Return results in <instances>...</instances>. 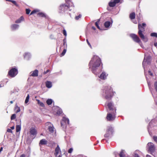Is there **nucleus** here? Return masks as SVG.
Instances as JSON below:
<instances>
[{
	"label": "nucleus",
	"instance_id": "1",
	"mask_svg": "<svg viewBox=\"0 0 157 157\" xmlns=\"http://www.w3.org/2000/svg\"><path fill=\"white\" fill-rule=\"evenodd\" d=\"M101 63L100 59L98 56H94L89 64L90 67H91L92 70L94 73L97 68L99 66Z\"/></svg>",
	"mask_w": 157,
	"mask_h": 157
},
{
	"label": "nucleus",
	"instance_id": "2",
	"mask_svg": "<svg viewBox=\"0 0 157 157\" xmlns=\"http://www.w3.org/2000/svg\"><path fill=\"white\" fill-rule=\"evenodd\" d=\"M146 26V24L145 23H143L142 25L140 24H138V34L141 39L145 42L147 41L148 39L147 37L144 36L143 33V32L144 31V27Z\"/></svg>",
	"mask_w": 157,
	"mask_h": 157
},
{
	"label": "nucleus",
	"instance_id": "3",
	"mask_svg": "<svg viewBox=\"0 0 157 157\" xmlns=\"http://www.w3.org/2000/svg\"><path fill=\"white\" fill-rule=\"evenodd\" d=\"M18 73L17 69L15 68H11L8 72V75L11 77H14Z\"/></svg>",
	"mask_w": 157,
	"mask_h": 157
},
{
	"label": "nucleus",
	"instance_id": "4",
	"mask_svg": "<svg viewBox=\"0 0 157 157\" xmlns=\"http://www.w3.org/2000/svg\"><path fill=\"white\" fill-rule=\"evenodd\" d=\"M105 94H106L105 98L106 99L110 98L112 96L113 93L112 90L111 89L110 87H109L105 90Z\"/></svg>",
	"mask_w": 157,
	"mask_h": 157
},
{
	"label": "nucleus",
	"instance_id": "5",
	"mask_svg": "<svg viewBox=\"0 0 157 157\" xmlns=\"http://www.w3.org/2000/svg\"><path fill=\"white\" fill-rule=\"evenodd\" d=\"M37 134V131L35 127L32 128L30 129V139L34 138Z\"/></svg>",
	"mask_w": 157,
	"mask_h": 157
},
{
	"label": "nucleus",
	"instance_id": "6",
	"mask_svg": "<svg viewBox=\"0 0 157 157\" xmlns=\"http://www.w3.org/2000/svg\"><path fill=\"white\" fill-rule=\"evenodd\" d=\"M45 126L48 127L49 132L51 133L54 131V127L52 124L50 122H48L45 124Z\"/></svg>",
	"mask_w": 157,
	"mask_h": 157
},
{
	"label": "nucleus",
	"instance_id": "7",
	"mask_svg": "<svg viewBox=\"0 0 157 157\" xmlns=\"http://www.w3.org/2000/svg\"><path fill=\"white\" fill-rule=\"evenodd\" d=\"M130 36L136 42L138 43H139L141 42L140 38L137 35L134 34H132L130 35Z\"/></svg>",
	"mask_w": 157,
	"mask_h": 157
},
{
	"label": "nucleus",
	"instance_id": "8",
	"mask_svg": "<svg viewBox=\"0 0 157 157\" xmlns=\"http://www.w3.org/2000/svg\"><path fill=\"white\" fill-rule=\"evenodd\" d=\"M120 1V0H111L109 3V6L111 7L114 6L117 3Z\"/></svg>",
	"mask_w": 157,
	"mask_h": 157
},
{
	"label": "nucleus",
	"instance_id": "9",
	"mask_svg": "<svg viewBox=\"0 0 157 157\" xmlns=\"http://www.w3.org/2000/svg\"><path fill=\"white\" fill-rule=\"evenodd\" d=\"M148 150L150 152L153 151L155 149V147L153 144L151 143H148L147 144Z\"/></svg>",
	"mask_w": 157,
	"mask_h": 157
},
{
	"label": "nucleus",
	"instance_id": "10",
	"mask_svg": "<svg viewBox=\"0 0 157 157\" xmlns=\"http://www.w3.org/2000/svg\"><path fill=\"white\" fill-rule=\"evenodd\" d=\"M115 118V115L114 114H112L111 113H109L108 114L106 118L107 120L111 121L113 120Z\"/></svg>",
	"mask_w": 157,
	"mask_h": 157
},
{
	"label": "nucleus",
	"instance_id": "11",
	"mask_svg": "<svg viewBox=\"0 0 157 157\" xmlns=\"http://www.w3.org/2000/svg\"><path fill=\"white\" fill-rule=\"evenodd\" d=\"M69 120L65 117H63L62 121H61V126L65 125L66 124H69Z\"/></svg>",
	"mask_w": 157,
	"mask_h": 157
},
{
	"label": "nucleus",
	"instance_id": "12",
	"mask_svg": "<svg viewBox=\"0 0 157 157\" xmlns=\"http://www.w3.org/2000/svg\"><path fill=\"white\" fill-rule=\"evenodd\" d=\"M61 153V151L60 148L59 147V146L58 145L57 146V147L55 149V151L54 155L56 157H57V156L59 154V153Z\"/></svg>",
	"mask_w": 157,
	"mask_h": 157
},
{
	"label": "nucleus",
	"instance_id": "13",
	"mask_svg": "<svg viewBox=\"0 0 157 157\" xmlns=\"http://www.w3.org/2000/svg\"><path fill=\"white\" fill-rule=\"evenodd\" d=\"M151 59V57L150 56H147V57H145L143 63V64L144 65L145 64L146 62H149L150 60Z\"/></svg>",
	"mask_w": 157,
	"mask_h": 157
},
{
	"label": "nucleus",
	"instance_id": "14",
	"mask_svg": "<svg viewBox=\"0 0 157 157\" xmlns=\"http://www.w3.org/2000/svg\"><path fill=\"white\" fill-rule=\"evenodd\" d=\"M107 76V75L105 72H102L100 75L99 78L102 79H105L106 78Z\"/></svg>",
	"mask_w": 157,
	"mask_h": 157
},
{
	"label": "nucleus",
	"instance_id": "15",
	"mask_svg": "<svg viewBox=\"0 0 157 157\" xmlns=\"http://www.w3.org/2000/svg\"><path fill=\"white\" fill-rule=\"evenodd\" d=\"M19 26V25L17 24H13L11 25V28L12 30H15L17 29L18 28Z\"/></svg>",
	"mask_w": 157,
	"mask_h": 157
},
{
	"label": "nucleus",
	"instance_id": "16",
	"mask_svg": "<svg viewBox=\"0 0 157 157\" xmlns=\"http://www.w3.org/2000/svg\"><path fill=\"white\" fill-rule=\"evenodd\" d=\"M47 141L44 139H43L40 140L39 143L40 145H45L47 144Z\"/></svg>",
	"mask_w": 157,
	"mask_h": 157
},
{
	"label": "nucleus",
	"instance_id": "17",
	"mask_svg": "<svg viewBox=\"0 0 157 157\" xmlns=\"http://www.w3.org/2000/svg\"><path fill=\"white\" fill-rule=\"evenodd\" d=\"M46 86L48 88H51L52 86L51 82L50 81H47L46 82Z\"/></svg>",
	"mask_w": 157,
	"mask_h": 157
},
{
	"label": "nucleus",
	"instance_id": "18",
	"mask_svg": "<svg viewBox=\"0 0 157 157\" xmlns=\"http://www.w3.org/2000/svg\"><path fill=\"white\" fill-rule=\"evenodd\" d=\"M24 18L23 16H21L19 19L15 21V23H19L21 22V21L24 20Z\"/></svg>",
	"mask_w": 157,
	"mask_h": 157
},
{
	"label": "nucleus",
	"instance_id": "19",
	"mask_svg": "<svg viewBox=\"0 0 157 157\" xmlns=\"http://www.w3.org/2000/svg\"><path fill=\"white\" fill-rule=\"evenodd\" d=\"M38 71L36 70L33 72L31 75L33 76H38Z\"/></svg>",
	"mask_w": 157,
	"mask_h": 157
},
{
	"label": "nucleus",
	"instance_id": "20",
	"mask_svg": "<svg viewBox=\"0 0 157 157\" xmlns=\"http://www.w3.org/2000/svg\"><path fill=\"white\" fill-rule=\"evenodd\" d=\"M125 151L124 150H122L120 152L119 156L120 157H125V155L124 154Z\"/></svg>",
	"mask_w": 157,
	"mask_h": 157
},
{
	"label": "nucleus",
	"instance_id": "21",
	"mask_svg": "<svg viewBox=\"0 0 157 157\" xmlns=\"http://www.w3.org/2000/svg\"><path fill=\"white\" fill-rule=\"evenodd\" d=\"M15 110H16V113H18L20 111V109L19 107L17 104L15 105Z\"/></svg>",
	"mask_w": 157,
	"mask_h": 157
},
{
	"label": "nucleus",
	"instance_id": "22",
	"mask_svg": "<svg viewBox=\"0 0 157 157\" xmlns=\"http://www.w3.org/2000/svg\"><path fill=\"white\" fill-rule=\"evenodd\" d=\"M135 14L134 13H132L130 14L129 17L131 19H134L135 18Z\"/></svg>",
	"mask_w": 157,
	"mask_h": 157
},
{
	"label": "nucleus",
	"instance_id": "23",
	"mask_svg": "<svg viewBox=\"0 0 157 157\" xmlns=\"http://www.w3.org/2000/svg\"><path fill=\"white\" fill-rule=\"evenodd\" d=\"M21 127L20 125H17L16 126V132H19L21 130Z\"/></svg>",
	"mask_w": 157,
	"mask_h": 157
},
{
	"label": "nucleus",
	"instance_id": "24",
	"mask_svg": "<svg viewBox=\"0 0 157 157\" xmlns=\"http://www.w3.org/2000/svg\"><path fill=\"white\" fill-rule=\"evenodd\" d=\"M104 25L105 27H108L110 25V22L109 21H106L105 22Z\"/></svg>",
	"mask_w": 157,
	"mask_h": 157
},
{
	"label": "nucleus",
	"instance_id": "25",
	"mask_svg": "<svg viewBox=\"0 0 157 157\" xmlns=\"http://www.w3.org/2000/svg\"><path fill=\"white\" fill-rule=\"evenodd\" d=\"M37 15L40 17H45V16L44 14L42 12L38 13Z\"/></svg>",
	"mask_w": 157,
	"mask_h": 157
},
{
	"label": "nucleus",
	"instance_id": "26",
	"mask_svg": "<svg viewBox=\"0 0 157 157\" xmlns=\"http://www.w3.org/2000/svg\"><path fill=\"white\" fill-rule=\"evenodd\" d=\"M109 108L110 110H112L113 109V105L111 103H109L107 105Z\"/></svg>",
	"mask_w": 157,
	"mask_h": 157
},
{
	"label": "nucleus",
	"instance_id": "27",
	"mask_svg": "<svg viewBox=\"0 0 157 157\" xmlns=\"http://www.w3.org/2000/svg\"><path fill=\"white\" fill-rule=\"evenodd\" d=\"M46 102L48 105H50L52 104V101L51 99H48L47 101Z\"/></svg>",
	"mask_w": 157,
	"mask_h": 157
},
{
	"label": "nucleus",
	"instance_id": "28",
	"mask_svg": "<svg viewBox=\"0 0 157 157\" xmlns=\"http://www.w3.org/2000/svg\"><path fill=\"white\" fill-rule=\"evenodd\" d=\"M29 94H28L27 97L26 98V99L25 101V104H26L28 102V101H29Z\"/></svg>",
	"mask_w": 157,
	"mask_h": 157
},
{
	"label": "nucleus",
	"instance_id": "29",
	"mask_svg": "<svg viewBox=\"0 0 157 157\" xmlns=\"http://www.w3.org/2000/svg\"><path fill=\"white\" fill-rule=\"evenodd\" d=\"M16 118V115L15 114H13L12 115L11 117V119L13 120L15 119Z\"/></svg>",
	"mask_w": 157,
	"mask_h": 157
},
{
	"label": "nucleus",
	"instance_id": "30",
	"mask_svg": "<svg viewBox=\"0 0 157 157\" xmlns=\"http://www.w3.org/2000/svg\"><path fill=\"white\" fill-rule=\"evenodd\" d=\"M39 12V10H35L32 11L31 13H30V15L33 14L35 13L38 12Z\"/></svg>",
	"mask_w": 157,
	"mask_h": 157
},
{
	"label": "nucleus",
	"instance_id": "31",
	"mask_svg": "<svg viewBox=\"0 0 157 157\" xmlns=\"http://www.w3.org/2000/svg\"><path fill=\"white\" fill-rule=\"evenodd\" d=\"M66 7H67L68 8H69V6H67L65 5H62L60 6V9H62L63 8H65Z\"/></svg>",
	"mask_w": 157,
	"mask_h": 157
},
{
	"label": "nucleus",
	"instance_id": "32",
	"mask_svg": "<svg viewBox=\"0 0 157 157\" xmlns=\"http://www.w3.org/2000/svg\"><path fill=\"white\" fill-rule=\"evenodd\" d=\"M11 2L13 3L16 6L18 7L19 6L18 5L17 3L15 1L12 0V1H11Z\"/></svg>",
	"mask_w": 157,
	"mask_h": 157
},
{
	"label": "nucleus",
	"instance_id": "33",
	"mask_svg": "<svg viewBox=\"0 0 157 157\" xmlns=\"http://www.w3.org/2000/svg\"><path fill=\"white\" fill-rule=\"evenodd\" d=\"M151 36L157 37V33H151Z\"/></svg>",
	"mask_w": 157,
	"mask_h": 157
},
{
	"label": "nucleus",
	"instance_id": "34",
	"mask_svg": "<svg viewBox=\"0 0 157 157\" xmlns=\"http://www.w3.org/2000/svg\"><path fill=\"white\" fill-rule=\"evenodd\" d=\"M38 104L41 106L43 107L44 106V104L43 103L40 101L39 100H38Z\"/></svg>",
	"mask_w": 157,
	"mask_h": 157
},
{
	"label": "nucleus",
	"instance_id": "35",
	"mask_svg": "<svg viewBox=\"0 0 157 157\" xmlns=\"http://www.w3.org/2000/svg\"><path fill=\"white\" fill-rule=\"evenodd\" d=\"M81 17V15L79 14L78 16H76L75 17V19L76 20L79 19V18H80Z\"/></svg>",
	"mask_w": 157,
	"mask_h": 157
},
{
	"label": "nucleus",
	"instance_id": "36",
	"mask_svg": "<svg viewBox=\"0 0 157 157\" xmlns=\"http://www.w3.org/2000/svg\"><path fill=\"white\" fill-rule=\"evenodd\" d=\"M154 140L157 143V136H154L153 137Z\"/></svg>",
	"mask_w": 157,
	"mask_h": 157
},
{
	"label": "nucleus",
	"instance_id": "37",
	"mask_svg": "<svg viewBox=\"0 0 157 157\" xmlns=\"http://www.w3.org/2000/svg\"><path fill=\"white\" fill-rule=\"evenodd\" d=\"M154 86L155 89L156 91L157 92V82H155L154 84Z\"/></svg>",
	"mask_w": 157,
	"mask_h": 157
},
{
	"label": "nucleus",
	"instance_id": "38",
	"mask_svg": "<svg viewBox=\"0 0 157 157\" xmlns=\"http://www.w3.org/2000/svg\"><path fill=\"white\" fill-rule=\"evenodd\" d=\"M73 151V149L72 148H70L68 151V152L69 153H72Z\"/></svg>",
	"mask_w": 157,
	"mask_h": 157
},
{
	"label": "nucleus",
	"instance_id": "39",
	"mask_svg": "<svg viewBox=\"0 0 157 157\" xmlns=\"http://www.w3.org/2000/svg\"><path fill=\"white\" fill-rule=\"evenodd\" d=\"M66 52V49H64L63 51V52L62 53V56H63L65 54V53Z\"/></svg>",
	"mask_w": 157,
	"mask_h": 157
},
{
	"label": "nucleus",
	"instance_id": "40",
	"mask_svg": "<svg viewBox=\"0 0 157 157\" xmlns=\"http://www.w3.org/2000/svg\"><path fill=\"white\" fill-rule=\"evenodd\" d=\"M29 54H25L24 55V58H26L27 57H29Z\"/></svg>",
	"mask_w": 157,
	"mask_h": 157
},
{
	"label": "nucleus",
	"instance_id": "41",
	"mask_svg": "<svg viewBox=\"0 0 157 157\" xmlns=\"http://www.w3.org/2000/svg\"><path fill=\"white\" fill-rule=\"evenodd\" d=\"M26 13L28 14L29 13V9H26Z\"/></svg>",
	"mask_w": 157,
	"mask_h": 157
},
{
	"label": "nucleus",
	"instance_id": "42",
	"mask_svg": "<svg viewBox=\"0 0 157 157\" xmlns=\"http://www.w3.org/2000/svg\"><path fill=\"white\" fill-rule=\"evenodd\" d=\"M7 132H10V133H12V130H11V129H7Z\"/></svg>",
	"mask_w": 157,
	"mask_h": 157
},
{
	"label": "nucleus",
	"instance_id": "43",
	"mask_svg": "<svg viewBox=\"0 0 157 157\" xmlns=\"http://www.w3.org/2000/svg\"><path fill=\"white\" fill-rule=\"evenodd\" d=\"M86 42L88 44V45L90 47H91V45L90 44V43L89 42L88 40V39H86Z\"/></svg>",
	"mask_w": 157,
	"mask_h": 157
},
{
	"label": "nucleus",
	"instance_id": "44",
	"mask_svg": "<svg viewBox=\"0 0 157 157\" xmlns=\"http://www.w3.org/2000/svg\"><path fill=\"white\" fill-rule=\"evenodd\" d=\"M63 34L65 36L67 35L66 32L65 30H63Z\"/></svg>",
	"mask_w": 157,
	"mask_h": 157
},
{
	"label": "nucleus",
	"instance_id": "45",
	"mask_svg": "<svg viewBox=\"0 0 157 157\" xmlns=\"http://www.w3.org/2000/svg\"><path fill=\"white\" fill-rule=\"evenodd\" d=\"M20 157H29V156H26L25 155L23 154L21 155Z\"/></svg>",
	"mask_w": 157,
	"mask_h": 157
},
{
	"label": "nucleus",
	"instance_id": "46",
	"mask_svg": "<svg viewBox=\"0 0 157 157\" xmlns=\"http://www.w3.org/2000/svg\"><path fill=\"white\" fill-rule=\"evenodd\" d=\"M99 22V20H98V21L96 23H95V25L96 26H97V25H98V23Z\"/></svg>",
	"mask_w": 157,
	"mask_h": 157
},
{
	"label": "nucleus",
	"instance_id": "47",
	"mask_svg": "<svg viewBox=\"0 0 157 157\" xmlns=\"http://www.w3.org/2000/svg\"><path fill=\"white\" fill-rule=\"evenodd\" d=\"M148 72L149 73V75H151L152 76V73L150 71H148Z\"/></svg>",
	"mask_w": 157,
	"mask_h": 157
},
{
	"label": "nucleus",
	"instance_id": "48",
	"mask_svg": "<svg viewBox=\"0 0 157 157\" xmlns=\"http://www.w3.org/2000/svg\"><path fill=\"white\" fill-rule=\"evenodd\" d=\"M49 70H47L46 71V72H44V74H46L47 72H49Z\"/></svg>",
	"mask_w": 157,
	"mask_h": 157
},
{
	"label": "nucleus",
	"instance_id": "49",
	"mask_svg": "<svg viewBox=\"0 0 157 157\" xmlns=\"http://www.w3.org/2000/svg\"><path fill=\"white\" fill-rule=\"evenodd\" d=\"M3 149V147H2L0 149V152H1Z\"/></svg>",
	"mask_w": 157,
	"mask_h": 157
},
{
	"label": "nucleus",
	"instance_id": "50",
	"mask_svg": "<svg viewBox=\"0 0 157 157\" xmlns=\"http://www.w3.org/2000/svg\"><path fill=\"white\" fill-rule=\"evenodd\" d=\"M108 136H109L108 135V134H106L105 135V137H108Z\"/></svg>",
	"mask_w": 157,
	"mask_h": 157
},
{
	"label": "nucleus",
	"instance_id": "51",
	"mask_svg": "<svg viewBox=\"0 0 157 157\" xmlns=\"http://www.w3.org/2000/svg\"><path fill=\"white\" fill-rule=\"evenodd\" d=\"M154 45L155 46H156L157 45V42L155 43L154 44Z\"/></svg>",
	"mask_w": 157,
	"mask_h": 157
},
{
	"label": "nucleus",
	"instance_id": "52",
	"mask_svg": "<svg viewBox=\"0 0 157 157\" xmlns=\"http://www.w3.org/2000/svg\"><path fill=\"white\" fill-rule=\"evenodd\" d=\"M11 128L12 129H13L14 128V126H13L11 127Z\"/></svg>",
	"mask_w": 157,
	"mask_h": 157
},
{
	"label": "nucleus",
	"instance_id": "53",
	"mask_svg": "<svg viewBox=\"0 0 157 157\" xmlns=\"http://www.w3.org/2000/svg\"><path fill=\"white\" fill-rule=\"evenodd\" d=\"M134 157H139V156L137 155H135Z\"/></svg>",
	"mask_w": 157,
	"mask_h": 157
},
{
	"label": "nucleus",
	"instance_id": "54",
	"mask_svg": "<svg viewBox=\"0 0 157 157\" xmlns=\"http://www.w3.org/2000/svg\"><path fill=\"white\" fill-rule=\"evenodd\" d=\"M92 29H93L94 30H95V28L94 27H92Z\"/></svg>",
	"mask_w": 157,
	"mask_h": 157
},
{
	"label": "nucleus",
	"instance_id": "55",
	"mask_svg": "<svg viewBox=\"0 0 157 157\" xmlns=\"http://www.w3.org/2000/svg\"><path fill=\"white\" fill-rule=\"evenodd\" d=\"M97 27L98 29H100V27L99 26H98V25H97V26H96Z\"/></svg>",
	"mask_w": 157,
	"mask_h": 157
},
{
	"label": "nucleus",
	"instance_id": "56",
	"mask_svg": "<svg viewBox=\"0 0 157 157\" xmlns=\"http://www.w3.org/2000/svg\"><path fill=\"white\" fill-rule=\"evenodd\" d=\"M97 27L98 29H100V27L99 26H98V25H97V26H96Z\"/></svg>",
	"mask_w": 157,
	"mask_h": 157
},
{
	"label": "nucleus",
	"instance_id": "57",
	"mask_svg": "<svg viewBox=\"0 0 157 157\" xmlns=\"http://www.w3.org/2000/svg\"><path fill=\"white\" fill-rule=\"evenodd\" d=\"M10 102L11 104H12L13 103V101H10Z\"/></svg>",
	"mask_w": 157,
	"mask_h": 157
},
{
	"label": "nucleus",
	"instance_id": "58",
	"mask_svg": "<svg viewBox=\"0 0 157 157\" xmlns=\"http://www.w3.org/2000/svg\"><path fill=\"white\" fill-rule=\"evenodd\" d=\"M6 1H8L11 2V1H12V0H6Z\"/></svg>",
	"mask_w": 157,
	"mask_h": 157
},
{
	"label": "nucleus",
	"instance_id": "59",
	"mask_svg": "<svg viewBox=\"0 0 157 157\" xmlns=\"http://www.w3.org/2000/svg\"><path fill=\"white\" fill-rule=\"evenodd\" d=\"M150 155H147V157H150Z\"/></svg>",
	"mask_w": 157,
	"mask_h": 157
},
{
	"label": "nucleus",
	"instance_id": "60",
	"mask_svg": "<svg viewBox=\"0 0 157 157\" xmlns=\"http://www.w3.org/2000/svg\"><path fill=\"white\" fill-rule=\"evenodd\" d=\"M61 157V156L60 155H59V156H58V157Z\"/></svg>",
	"mask_w": 157,
	"mask_h": 157
},
{
	"label": "nucleus",
	"instance_id": "61",
	"mask_svg": "<svg viewBox=\"0 0 157 157\" xmlns=\"http://www.w3.org/2000/svg\"><path fill=\"white\" fill-rule=\"evenodd\" d=\"M1 87V85L0 84V87Z\"/></svg>",
	"mask_w": 157,
	"mask_h": 157
},
{
	"label": "nucleus",
	"instance_id": "62",
	"mask_svg": "<svg viewBox=\"0 0 157 157\" xmlns=\"http://www.w3.org/2000/svg\"><path fill=\"white\" fill-rule=\"evenodd\" d=\"M135 23V24H136V23H137V22H136V23Z\"/></svg>",
	"mask_w": 157,
	"mask_h": 157
}]
</instances>
